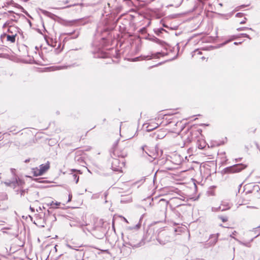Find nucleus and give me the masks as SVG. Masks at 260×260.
I'll use <instances>...</instances> for the list:
<instances>
[{"label": "nucleus", "mask_w": 260, "mask_h": 260, "mask_svg": "<svg viewBox=\"0 0 260 260\" xmlns=\"http://www.w3.org/2000/svg\"><path fill=\"white\" fill-rule=\"evenodd\" d=\"M240 44H241V42H235L234 43V44L236 45H237Z\"/></svg>", "instance_id": "43"}, {"label": "nucleus", "mask_w": 260, "mask_h": 260, "mask_svg": "<svg viewBox=\"0 0 260 260\" xmlns=\"http://www.w3.org/2000/svg\"><path fill=\"white\" fill-rule=\"evenodd\" d=\"M79 4H72V5H68L67 6H64V7H63L62 8V9H66V8H71L72 7H74V6H78L79 5Z\"/></svg>", "instance_id": "27"}, {"label": "nucleus", "mask_w": 260, "mask_h": 260, "mask_svg": "<svg viewBox=\"0 0 260 260\" xmlns=\"http://www.w3.org/2000/svg\"><path fill=\"white\" fill-rule=\"evenodd\" d=\"M60 204L61 203L60 202L51 201L50 202L46 203V205L48 206H49V205H55V206L57 207V206H59Z\"/></svg>", "instance_id": "22"}, {"label": "nucleus", "mask_w": 260, "mask_h": 260, "mask_svg": "<svg viewBox=\"0 0 260 260\" xmlns=\"http://www.w3.org/2000/svg\"><path fill=\"white\" fill-rule=\"evenodd\" d=\"M246 165L243 164H238L232 166L226 167L224 169L225 173H238L246 168Z\"/></svg>", "instance_id": "4"}, {"label": "nucleus", "mask_w": 260, "mask_h": 260, "mask_svg": "<svg viewBox=\"0 0 260 260\" xmlns=\"http://www.w3.org/2000/svg\"><path fill=\"white\" fill-rule=\"evenodd\" d=\"M196 52H198V54H201V53H202L201 51H199L198 50H197Z\"/></svg>", "instance_id": "47"}, {"label": "nucleus", "mask_w": 260, "mask_h": 260, "mask_svg": "<svg viewBox=\"0 0 260 260\" xmlns=\"http://www.w3.org/2000/svg\"><path fill=\"white\" fill-rule=\"evenodd\" d=\"M13 5L14 7L22 10V12L25 13V14L27 13V12L25 11V10L23 8V7H21L20 5H19L17 4H16V3H13Z\"/></svg>", "instance_id": "24"}, {"label": "nucleus", "mask_w": 260, "mask_h": 260, "mask_svg": "<svg viewBox=\"0 0 260 260\" xmlns=\"http://www.w3.org/2000/svg\"><path fill=\"white\" fill-rule=\"evenodd\" d=\"M124 219L125 221L127 222V220L125 218H124Z\"/></svg>", "instance_id": "52"}, {"label": "nucleus", "mask_w": 260, "mask_h": 260, "mask_svg": "<svg viewBox=\"0 0 260 260\" xmlns=\"http://www.w3.org/2000/svg\"><path fill=\"white\" fill-rule=\"evenodd\" d=\"M69 2V1L68 0H67V1H66L63 2V3H64V4H68Z\"/></svg>", "instance_id": "44"}, {"label": "nucleus", "mask_w": 260, "mask_h": 260, "mask_svg": "<svg viewBox=\"0 0 260 260\" xmlns=\"http://www.w3.org/2000/svg\"><path fill=\"white\" fill-rule=\"evenodd\" d=\"M167 133L166 131L160 129L156 131L153 134L152 137L155 139H161L166 136Z\"/></svg>", "instance_id": "9"}, {"label": "nucleus", "mask_w": 260, "mask_h": 260, "mask_svg": "<svg viewBox=\"0 0 260 260\" xmlns=\"http://www.w3.org/2000/svg\"><path fill=\"white\" fill-rule=\"evenodd\" d=\"M159 55H162V56H164V54L158 52L155 53H151V55H148L146 56H143V59L146 60H150L152 58H158L159 57Z\"/></svg>", "instance_id": "12"}, {"label": "nucleus", "mask_w": 260, "mask_h": 260, "mask_svg": "<svg viewBox=\"0 0 260 260\" xmlns=\"http://www.w3.org/2000/svg\"><path fill=\"white\" fill-rule=\"evenodd\" d=\"M157 241H158V242H159L160 244H161V245H164V244H165L166 243V242H167V241H169V240H164V241L162 240L161 239V238H160V235H158V238H157Z\"/></svg>", "instance_id": "23"}, {"label": "nucleus", "mask_w": 260, "mask_h": 260, "mask_svg": "<svg viewBox=\"0 0 260 260\" xmlns=\"http://www.w3.org/2000/svg\"><path fill=\"white\" fill-rule=\"evenodd\" d=\"M182 1H183V0H179L178 3L176 4V5H175V7H178L179 6H180V5L181 4Z\"/></svg>", "instance_id": "33"}, {"label": "nucleus", "mask_w": 260, "mask_h": 260, "mask_svg": "<svg viewBox=\"0 0 260 260\" xmlns=\"http://www.w3.org/2000/svg\"><path fill=\"white\" fill-rule=\"evenodd\" d=\"M78 35H79V33H78V34L76 35V36H75V37H72V38H77L78 37Z\"/></svg>", "instance_id": "45"}, {"label": "nucleus", "mask_w": 260, "mask_h": 260, "mask_svg": "<svg viewBox=\"0 0 260 260\" xmlns=\"http://www.w3.org/2000/svg\"><path fill=\"white\" fill-rule=\"evenodd\" d=\"M10 24V21H7L4 24L3 28L8 27V32L9 34L16 37L19 31V28L15 26L11 25Z\"/></svg>", "instance_id": "6"}, {"label": "nucleus", "mask_w": 260, "mask_h": 260, "mask_svg": "<svg viewBox=\"0 0 260 260\" xmlns=\"http://www.w3.org/2000/svg\"><path fill=\"white\" fill-rule=\"evenodd\" d=\"M230 208V207H228V208H221V207L220 206L217 207V208H215V207H212L211 208V210L212 212H217L219 210H221V211H224L226 209H228Z\"/></svg>", "instance_id": "18"}, {"label": "nucleus", "mask_w": 260, "mask_h": 260, "mask_svg": "<svg viewBox=\"0 0 260 260\" xmlns=\"http://www.w3.org/2000/svg\"><path fill=\"white\" fill-rule=\"evenodd\" d=\"M142 149L145 153L148 156H150L152 158L155 159L157 156L158 155V152H157L156 153H154L150 151L147 146H143L142 147Z\"/></svg>", "instance_id": "10"}, {"label": "nucleus", "mask_w": 260, "mask_h": 260, "mask_svg": "<svg viewBox=\"0 0 260 260\" xmlns=\"http://www.w3.org/2000/svg\"><path fill=\"white\" fill-rule=\"evenodd\" d=\"M158 126V124L156 123H149L148 126L146 127V130L148 132H151L153 129H155Z\"/></svg>", "instance_id": "15"}, {"label": "nucleus", "mask_w": 260, "mask_h": 260, "mask_svg": "<svg viewBox=\"0 0 260 260\" xmlns=\"http://www.w3.org/2000/svg\"><path fill=\"white\" fill-rule=\"evenodd\" d=\"M3 183L7 186H12L15 188L17 186H21L24 182L19 179L15 178L13 181H6Z\"/></svg>", "instance_id": "7"}, {"label": "nucleus", "mask_w": 260, "mask_h": 260, "mask_svg": "<svg viewBox=\"0 0 260 260\" xmlns=\"http://www.w3.org/2000/svg\"><path fill=\"white\" fill-rule=\"evenodd\" d=\"M49 206H50V209H56L57 208V207L55 206V205H49Z\"/></svg>", "instance_id": "40"}, {"label": "nucleus", "mask_w": 260, "mask_h": 260, "mask_svg": "<svg viewBox=\"0 0 260 260\" xmlns=\"http://www.w3.org/2000/svg\"><path fill=\"white\" fill-rule=\"evenodd\" d=\"M24 192H25V190L24 189H20V193L21 196L24 195Z\"/></svg>", "instance_id": "36"}, {"label": "nucleus", "mask_w": 260, "mask_h": 260, "mask_svg": "<svg viewBox=\"0 0 260 260\" xmlns=\"http://www.w3.org/2000/svg\"><path fill=\"white\" fill-rule=\"evenodd\" d=\"M7 36V40L8 41H10L11 43H14L15 42L16 37L14 35H11L10 34L6 35Z\"/></svg>", "instance_id": "17"}, {"label": "nucleus", "mask_w": 260, "mask_h": 260, "mask_svg": "<svg viewBox=\"0 0 260 260\" xmlns=\"http://www.w3.org/2000/svg\"><path fill=\"white\" fill-rule=\"evenodd\" d=\"M148 40L152 41V42H155L158 44H159L161 46H163L165 44V42H164L163 41H161L159 39H158V38L155 37H149L147 39Z\"/></svg>", "instance_id": "13"}, {"label": "nucleus", "mask_w": 260, "mask_h": 260, "mask_svg": "<svg viewBox=\"0 0 260 260\" xmlns=\"http://www.w3.org/2000/svg\"><path fill=\"white\" fill-rule=\"evenodd\" d=\"M71 66H55L53 67V68L56 70H63L66 69L69 67H70Z\"/></svg>", "instance_id": "21"}, {"label": "nucleus", "mask_w": 260, "mask_h": 260, "mask_svg": "<svg viewBox=\"0 0 260 260\" xmlns=\"http://www.w3.org/2000/svg\"><path fill=\"white\" fill-rule=\"evenodd\" d=\"M41 210V207H39V210Z\"/></svg>", "instance_id": "56"}, {"label": "nucleus", "mask_w": 260, "mask_h": 260, "mask_svg": "<svg viewBox=\"0 0 260 260\" xmlns=\"http://www.w3.org/2000/svg\"><path fill=\"white\" fill-rule=\"evenodd\" d=\"M205 146V142H203L200 143V144H198V148L200 149H203Z\"/></svg>", "instance_id": "28"}, {"label": "nucleus", "mask_w": 260, "mask_h": 260, "mask_svg": "<svg viewBox=\"0 0 260 260\" xmlns=\"http://www.w3.org/2000/svg\"><path fill=\"white\" fill-rule=\"evenodd\" d=\"M47 212H48V214H50V210H47Z\"/></svg>", "instance_id": "49"}, {"label": "nucleus", "mask_w": 260, "mask_h": 260, "mask_svg": "<svg viewBox=\"0 0 260 260\" xmlns=\"http://www.w3.org/2000/svg\"><path fill=\"white\" fill-rule=\"evenodd\" d=\"M14 12L13 11H8V12H5L4 13V14L5 15H7L8 16H9L10 15H9V14H12V15L11 16L12 17L11 18V20H10V22L12 21H17L16 20V16L14 15Z\"/></svg>", "instance_id": "16"}, {"label": "nucleus", "mask_w": 260, "mask_h": 260, "mask_svg": "<svg viewBox=\"0 0 260 260\" xmlns=\"http://www.w3.org/2000/svg\"><path fill=\"white\" fill-rule=\"evenodd\" d=\"M72 194H69V199H68V202H70L71 201V199H72Z\"/></svg>", "instance_id": "41"}, {"label": "nucleus", "mask_w": 260, "mask_h": 260, "mask_svg": "<svg viewBox=\"0 0 260 260\" xmlns=\"http://www.w3.org/2000/svg\"><path fill=\"white\" fill-rule=\"evenodd\" d=\"M217 241V238H215L213 241L211 240L210 242H212V245H214V244H215Z\"/></svg>", "instance_id": "34"}, {"label": "nucleus", "mask_w": 260, "mask_h": 260, "mask_svg": "<svg viewBox=\"0 0 260 260\" xmlns=\"http://www.w3.org/2000/svg\"><path fill=\"white\" fill-rule=\"evenodd\" d=\"M243 16V14L242 13H238L236 14V16L237 17H241Z\"/></svg>", "instance_id": "35"}, {"label": "nucleus", "mask_w": 260, "mask_h": 260, "mask_svg": "<svg viewBox=\"0 0 260 260\" xmlns=\"http://www.w3.org/2000/svg\"><path fill=\"white\" fill-rule=\"evenodd\" d=\"M75 160L79 165L84 166L85 164L84 161V152L81 150H77L75 152Z\"/></svg>", "instance_id": "5"}, {"label": "nucleus", "mask_w": 260, "mask_h": 260, "mask_svg": "<svg viewBox=\"0 0 260 260\" xmlns=\"http://www.w3.org/2000/svg\"><path fill=\"white\" fill-rule=\"evenodd\" d=\"M162 30H164V29L163 28H161V29L159 30V31H160V32H161V31H162Z\"/></svg>", "instance_id": "51"}, {"label": "nucleus", "mask_w": 260, "mask_h": 260, "mask_svg": "<svg viewBox=\"0 0 260 260\" xmlns=\"http://www.w3.org/2000/svg\"><path fill=\"white\" fill-rule=\"evenodd\" d=\"M29 161V159H26V160H25V162H28Z\"/></svg>", "instance_id": "48"}, {"label": "nucleus", "mask_w": 260, "mask_h": 260, "mask_svg": "<svg viewBox=\"0 0 260 260\" xmlns=\"http://www.w3.org/2000/svg\"><path fill=\"white\" fill-rule=\"evenodd\" d=\"M251 30L252 31H253V29L250 27H239L237 29L238 31H241V30Z\"/></svg>", "instance_id": "25"}, {"label": "nucleus", "mask_w": 260, "mask_h": 260, "mask_svg": "<svg viewBox=\"0 0 260 260\" xmlns=\"http://www.w3.org/2000/svg\"><path fill=\"white\" fill-rule=\"evenodd\" d=\"M117 143L118 142H116L110 151L111 157L124 159L127 155V151L124 148L118 146Z\"/></svg>", "instance_id": "2"}, {"label": "nucleus", "mask_w": 260, "mask_h": 260, "mask_svg": "<svg viewBox=\"0 0 260 260\" xmlns=\"http://www.w3.org/2000/svg\"><path fill=\"white\" fill-rule=\"evenodd\" d=\"M259 229H260V226L256 228H254L253 229V232H255V233H257V232H259V233H260V231H259Z\"/></svg>", "instance_id": "32"}, {"label": "nucleus", "mask_w": 260, "mask_h": 260, "mask_svg": "<svg viewBox=\"0 0 260 260\" xmlns=\"http://www.w3.org/2000/svg\"><path fill=\"white\" fill-rule=\"evenodd\" d=\"M240 36H242V37H243L247 38L249 39H251V38L249 37V36L248 35L246 34L242 33V34H240Z\"/></svg>", "instance_id": "31"}, {"label": "nucleus", "mask_w": 260, "mask_h": 260, "mask_svg": "<svg viewBox=\"0 0 260 260\" xmlns=\"http://www.w3.org/2000/svg\"><path fill=\"white\" fill-rule=\"evenodd\" d=\"M236 233V231H234V232L233 233V235H234V234H235V233Z\"/></svg>", "instance_id": "53"}, {"label": "nucleus", "mask_w": 260, "mask_h": 260, "mask_svg": "<svg viewBox=\"0 0 260 260\" xmlns=\"http://www.w3.org/2000/svg\"><path fill=\"white\" fill-rule=\"evenodd\" d=\"M121 202H124V201L123 200H121Z\"/></svg>", "instance_id": "55"}, {"label": "nucleus", "mask_w": 260, "mask_h": 260, "mask_svg": "<svg viewBox=\"0 0 260 260\" xmlns=\"http://www.w3.org/2000/svg\"><path fill=\"white\" fill-rule=\"evenodd\" d=\"M30 210L32 212H35V209L32 207H31V206L29 208Z\"/></svg>", "instance_id": "42"}, {"label": "nucleus", "mask_w": 260, "mask_h": 260, "mask_svg": "<svg viewBox=\"0 0 260 260\" xmlns=\"http://www.w3.org/2000/svg\"><path fill=\"white\" fill-rule=\"evenodd\" d=\"M157 208L160 211L164 214H166L167 210V203L165 202L164 200H160L157 205Z\"/></svg>", "instance_id": "11"}, {"label": "nucleus", "mask_w": 260, "mask_h": 260, "mask_svg": "<svg viewBox=\"0 0 260 260\" xmlns=\"http://www.w3.org/2000/svg\"><path fill=\"white\" fill-rule=\"evenodd\" d=\"M111 168L114 171L121 172L125 165L124 159L111 157Z\"/></svg>", "instance_id": "3"}, {"label": "nucleus", "mask_w": 260, "mask_h": 260, "mask_svg": "<svg viewBox=\"0 0 260 260\" xmlns=\"http://www.w3.org/2000/svg\"><path fill=\"white\" fill-rule=\"evenodd\" d=\"M97 56L99 57L105 58V57H106V54L105 53H104V54H102L101 56L98 55Z\"/></svg>", "instance_id": "38"}, {"label": "nucleus", "mask_w": 260, "mask_h": 260, "mask_svg": "<svg viewBox=\"0 0 260 260\" xmlns=\"http://www.w3.org/2000/svg\"><path fill=\"white\" fill-rule=\"evenodd\" d=\"M107 195H108V193L106 192L104 193V196H105V198L107 197Z\"/></svg>", "instance_id": "46"}, {"label": "nucleus", "mask_w": 260, "mask_h": 260, "mask_svg": "<svg viewBox=\"0 0 260 260\" xmlns=\"http://www.w3.org/2000/svg\"><path fill=\"white\" fill-rule=\"evenodd\" d=\"M73 177L74 178V180L76 182V183H77L79 181V176H78L76 174H74L73 175Z\"/></svg>", "instance_id": "29"}, {"label": "nucleus", "mask_w": 260, "mask_h": 260, "mask_svg": "<svg viewBox=\"0 0 260 260\" xmlns=\"http://www.w3.org/2000/svg\"><path fill=\"white\" fill-rule=\"evenodd\" d=\"M124 244L128 245L133 248L140 247L144 245V242L142 239L135 233L129 231L126 235V239L124 240Z\"/></svg>", "instance_id": "1"}, {"label": "nucleus", "mask_w": 260, "mask_h": 260, "mask_svg": "<svg viewBox=\"0 0 260 260\" xmlns=\"http://www.w3.org/2000/svg\"><path fill=\"white\" fill-rule=\"evenodd\" d=\"M196 131L191 130L189 133V135L188 136L187 140L189 142H191L193 140V135L194 133H196Z\"/></svg>", "instance_id": "20"}, {"label": "nucleus", "mask_w": 260, "mask_h": 260, "mask_svg": "<svg viewBox=\"0 0 260 260\" xmlns=\"http://www.w3.org/2000/svg\"><path fill=\"white\" fill-rule=\"evenodd\" d=\"M259 234H260V233L258 234H257V235L255 237V238H256V237H258V236L259 235Z\"/></svg>", "instance_id": "50"}, {"label": "nucleus", "mask_w": 260, "mask_h": 260, "mask_svg": "<svg viewBox=\"0 0 260 260\" xmlns=\"http://www.w3.org/2000/svg\"><path fill=\"white\" fill-rule=\"evenodd\" d=\"M235 39V36H233L232 38L231 39L228 40L224 42L223 43H221L220 45V46H223L224 45L227 44L228 43L230 42L231 41L234 40Z\"/></svg>", "instance_id": "26"}, {"label": "nucleus", "mask_w": 260, "mask_h": 260, "mask_svg": "<svg viewBox=\"0 0 260 260\" xmlns=\"http://www.w3.org/2000/svg\"><path fill=\"white\" fill-rule=\"evenodd\" d=\"M48 13V12H47V11H45V12H44V14H45V13Z\"/></svg>", "instance_id": "54"}, {"label": "nucleus", "mask_w": 260, "mask_h": 260, "mask_svg": "<svg viewBox=\"0 0 260 260\" xmlns=\"http://www.w3.org/2000/svg\"><path fill=\"white\" fill-rule=\"evenodd\" d=\"M246 18H244V20H243V21H241V22H240V23L241 24H244V23H246Z\"/></svg>", "instance_id": "37"}, {"label": "nucleus", "mask_w": 260, "mask_h": 260, "mask_svg": "<svg viewBox=\"0 0 260 260\" xmlns=\"http://www.w3.org/2000/svg\"><path fill=\"white\" fill-rule=\"evenodd\" d=\"M43 174L42 172H41V170L40 169L36 168L35 169H34V175L35 176H39L42 175Z\"/></svg>", "instance_id": "19"}, {"label": "nucleus", "mask_w": 260, "mask_h": 260, "mask_svg": "<svg viewBox=\"0 0 260 260\" xmlns=\"http://www.w3.org/2000/svg\"><path fill=\"white\" fill-rule=\"evenodd\" d=\"M219 218L222 220V222H225L228 221V218L224 216H220Z\"/></svg>", "instance_id": "30"}, {"label": "nucleus", "mask_w": 260, "mask_h": 260, "mask_svg": "<svg viewBox=\"0 0 260 260\" xmlns=\"http://www.w3.org/2000/svg\"><path fill=\"white\" fill-rule=\"evenodd\" d=\"M241 159H242V158L239 157L238 158H236L235 160V162H237L241 161Z\"/></svg>", "instance_id": "39"}, {"label": "nucleus", "mask_w": 260, "mask_h": 260, "mask_svg": "<svg viewBox=\"0 0 260 260\" xmlns=\"http://www.w3.org/2000/svg\"><path fill=\"white\" fill-rule=\"evenodd\" d=\"M245 189L247 190L246 193H252L254 192H258L260 190V187L257 184L250 183L245 185Z\"/></svg>", "instance_id": "8"}, {"label": "nucleus", "mask_w": 260, "mask_h": 260, "mask_svg": "<svg viewBox=\"0 0 260 260\" xmlns=\"http://www.w3.org/2000/svg\"><path fill=\"white\" fill-rule=\"evenodd\" d=\"M40 169L41 170V172H42L43 174H44L45 172H46L50 168L49 163L48 162L46 164H42L40 166Z\"/></svg>", "instance_id": "14"}]
</instances>
